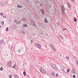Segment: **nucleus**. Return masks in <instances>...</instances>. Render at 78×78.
<instances>
[{
    "label": "nucleus",
    "mask_w": 78,
    "mask_h": 78,
    "mask_svg": "<svg viewBox=\"0 0 78 78\" xmlns=\"http://www.w3.org/2000/svg\"><path fill=\"white\" fill-rule=\"evenodd\" d=\"M40 70L42 73H46V71L41 68L40 69Z\"/></svg>",
    "instance_id": "obj_1"
},
{
    "label": "nucleus",
    "mask_w": 78,
    "mask_h": 78,
    "mask_svg": "<svg viewBox=\"0 0 78 78\" xmlns=\"http://www.w3.org/2000/svg\"><path fill=\"white\" fill-rule=\"evenodd\" d=\"M36 46H37V47H38L39 48H41V45H40L39 44H38V43H37L36 44Z\"/></svg>",
    "instance_id": "obj_2"
},
{
    "label": "nucleus",
    "mask_w": 78,
    "mask_h": 78,
    "mask_svg": "<svg viewBox=\"0 0 78 78\" xmlns=\"http://www.w3.org/2000/svg\"><path fill=\"white\" fill-rule=\"evenodd\" d=\"M72 72L73 73H76V71H75V69H73L72 70Z\"/></svg>",
    "instance_id": "obj_3"
},
{
    "label": "nucleus",
    "mask_w": 78,
    "mask_h": 78,
    "mask_svg": "<svg viewBox=\"0 0 78 78\" xmlns=\"http://www.w3.org/2000/svg\"><path fill=\"white\" fill-rule=\"evenodd\" d=\"M31 23H32V24L33 25H34V26H36V25H35V23H34V22L33 21L31 20Z\"/></svg>",
    "instance_id": "obj_4"
},
{
    "label": "nucleus",
    "mask_w": 78,
    "mask_h": 78,
    "mask_svg": "<svg viewBox=\"0 0 78 78\" xmlns=\"http://www.w3.org/2000/svg\"><path fill=\"white\" fill-rule=\"evenodd\" d=\"M7 65L8 66H9V67H11V62H9L8 63Z\"/></svg>",
    "instance_id": "obj_5"
},
{
    "label": "nucleus",
    "mask_w": 78,
    "mask_h": 78,
    "mask_svg": "<svg viewBox=\"0 0 78 78\" xmlns=\"http://www.w3.org/2000/svg\"><path fill=\"white\" fill-rule=\"evenodd\" d=\"M52 67L53 69H56V66L54 64H52Z\"/></svg>",
    "instance_id": "obj_6"
},
{
    "label": "nucleus",
    "mask_w": 78,
    "mask_h": 78,
    "mask_svg": "<svg viewBox=\"0 0 78 78\" xmlns=\"http://www.w3.org/2000/svg\"><path fill=\"white\" fill-rule=\"evenodd\" d=\"M11 50L13 51L14 50V46H12L11 47Z\"/></svg>",
    "instance_id": "obj_7"
},
{
    "label": "nucleus",
    "mask_w": 78,
    "mask_h": 78,
    "mask_svg": "<svg viewBox=\"0 0 78 78\" xmlns=\"http://www.w3.org/2000/svg\"><path fill=\"white\" fill-rule=\"evenodd\" d=\"M52 45V48L53 49V50H54V51H56V49L55 48H54V47H53V46Z\"/></svg>",
    "instance_id": "obj_8"
},
{
    "label": "nucleus",
    "mask_w": 78,
    "mask_h": 78,
    "mask_svg": "<svg viewBox=\"0 0 78 78\" xmlns=\"http://www.w3.org/2000/svg\"><path fill=\"white\" fill-rule=\"evenodd\" d=\"M62 10H64L65 9H64V6L63 5H62Z\"/></svg>",
    "instance_id": "obj_9"
},
{
    "label": "nucleus",
    "mask_w": 78,
    "mask_h": 78,
    "mask_svg": "<svg viewBox=\"0 0 78 78\" xmlns=\"http://www.w3.org/2000/svg\"><path fill=\"white\" fill-rule=\"evenodd\" d=\"M62 14H65V12H64V10H62Z\"/></svg>",
    "instance_id": "obj_10"
},
{
    "label": "nucleus",
    "mask_w": 78,
    "mask_h": 78,
    "mask_svg": "<svg viewBox=\"0 0 78 78\" xmlns=\"http://www.w3.org/2000/svg\"><path fill=\"white\" fill-rule=\"evenodd\" d=\"M44 22L46 23H47V22H48V21L47 20V19H45V20H44Z\"/></svg>",
    "instance_id": "obj_11"
},
{
    "label": "nucleus",
    "mask_w": 78,
    "mask_h": 78,
    "mask_svg": "<svg viewBox=\"0 0 78 78\" xmlns=\"http://www.w3.org/2000/svg\"><path fill=\"white\" fill-rule=\"evenodd\" d=\"M74 22H76V20H77L76 19V18H74Z\"/></svg>",
    "instance_id": "obj_12"
},
{
    "label": "nucleus",
    "mask_w": 78,
    "mask_h": 78,
    "mask_svg": "<svg viewBox=\"0 0 78 78\" xmlns=\"http://www.w3.org/2000/svg\"><path fill=\"white\" fill-rule=\"evenodd\" d=\"M17 7H18V8H22V6L18 5H17Z\"/></svg>",
    "instance_id": "obj_13"
},
{
    "label": "nucleus",
    "mask_w": 78,
    "mask_h": 78,
    "mask_svg": "<svg viewBox=\"0 0 78 78\" xmlns=\"http://www.w3.org/2000/svg\"><path fill=\"white\" fill-rule=\"evenodd\" d=\"M23 27H27V24H25L23 25Z\"/></svg>",
    "instance_id": "obj_14"
},
{
    "label": "nucleus",
    "mask_w": 78,
    "mask_h": 78,
    "mask_svg": "<svg viewBox=\"0 0 78 78\" xmlns=\"http://www.w3.org/2000/svg\"><path fill=\"white\" fill-rule=\"evenodd\" d=\"M67 4L68 5L69 8H70V4L68 2L67 3Z\"/></svg>",
    "instance_id": "obj_15"
},
{
    "label": "nucleus",
    "mask_w": 78,
    "mask_h": 78,
    "mask_svg": "<svg viewBox=\"0 0 78 78\" xmlns=\"http://www.w3.org/2000/svg\"><path fill=\"white\" fill-rule=\"evenodd\" d=\"M51 74L52 75H53L54 76H55V73L53 72H52V73H51Z\"/></svg>",
    "instance_id": "obj_16"
},
{
    "label": "nucleus",
    "mask_w": 78,
    "mask_h": 78,
    "mask_svg": "<svg viewBox=\"0 0 78 78\" xmlns=\"http://www.w3.org/2000/svg\"><path fill=\"white\" fill-rule=\"evenodd\" d=\"M3 44V41H0V44Z\"/></svg>",
    "instance_id": "obj_17"
},
{
    "label": "nucleus",
    "mask_w": 78,
    "mask_h": 78,
    "mask_svg": "<svg viewBox=\"0 0 78 78\" xmlns=\"http://www.w3.org/2000/svg\"><path fill=\"white\" fill-rule=\"evenodd\" d=\"M66 58L68 60H69V57L68 56H66Z\"/></svg>",
    "instance_id": "obj_18"
},
{
    "label": "nucleus",
    "mask_w": 78,
    "mask_h": 78,
    "mask_svg": "<svg viewBox=\"0 0 78 78\" xmlns=\"http://www.w3.org/2000/svg\"><path fill=\"white\" fill-rule=\"evenodd\" d=\"M70 69H67V71H66V72L68 73V72H69V71H70Z\"/></svg>",
    "instance_id": "obj_19"
},
{
    "label": "nucleus",
    "mask_w": 78,
    "mask_h": 78,
    "mask_svg": "<svg viewBox=\"0 0 78 78\" xmlns=\"http://www.w3.org/2000/svg\"><path fill=\"white\" fill-rule=\"evenodd\" d=\"M41 12L43 14H44V10H41Z\"/></svg>",
    "instance_id": "obj_20"
},
{
    "label": "nucleus",
    "mask_w": 78,
    "mask_h": 78,
    "mask_svg": "<svg viewBox=\"0 0 78 78\" xmlns=\"http://www.w3.org/2000/svg\"><path fill=\"white\" fill-rule=\"evenodd\" d=\"M1 24L2 25H4V22H2Z\"/></svg>",
    "instance_id": "obj_21"
},
{
    "label": "nucleus",
    "mask_w": 78,
    "mask_h": 78,
    "mask_svg": "<svg viewBox=\"0 0 78 78\" xmlns=\"http://www.w3.org/2000/svg\"><path fill=\"white\" fill-rule=\"evenodd\" d=\"M23 74L24 75V76L25 75H26V72H25V71H24Z\"/></svg>",
    "instance_id": "obj_22"
},
{
    "label": "nucleus",
    "mask_w": 78,
    "mask_h": 78,
    "mask_svg": "<svg viewBox=\"0 0 78 78\" xmlns=\"http://www.w3.org/2000/svg\"><path fill=\"white\" fill-rule=\"evenodd\" d=\"M15 78H19V77H18V76H17V75H16V76H15Z\"/></svg>",
    "instance_id": "obj_23"
},
{
    "label": "nucleus",
    "mask_w": 78,
    "mask_h": 78,
    "mask_svg": "<svg viewBox=\"0 0 78 78\" xmlns=\"http://www.w3.org/2000/svg\"><path fill=\"white\" fill-rule=\"evenodd\" d=\"M6 31H8V27H7L6 28Z\"/></svg>",
    "instance_id": "obj_24"
},
{
    "label": "nucleus",
    "mask_w": 78,
    "mask_h": 78,
    "mask_svg": "<svg viewBox=\"0 0 78 78\" xmlns=\"http://www.w3.org/2000/svg\"><path fill=\"white\" fill-rule=\"evenodd\" d=\"M3 69L2 67H1L0 68V69H1V71H2V70H3Z\"/></svg>",
    "instance_id": "obj_25"
},
{
    "label": "nucleus",
    "mask_w": 78,
    "mask_h": 78,
    "mask_svg": "<svg viewBox=\"0 0 78 78\" xmlns=\"http://www.w3.org/2000/svg\"><path fill=\"white\" fill-rule=\"evenodd\" d=\"M16 67V65H15L14 66H13V68H15Z\"/></svg>",
    "instance_id": "obj_26"
},
{
    "label": "nucleus",
    "mask_w": 78,
    "mask_h": 78,
    "mask_svg": "<svg viewBox=\"0 0 78 78\" xmlns=\"http://www.w3.org/2000/svg\"><path fill=\"white\" fill-rule=\"evenodd\" d=\"M0 15H1V16H3V13H1L0 14Z\"/></svg>",
    "instance_id": "obj_27"
},
{
    "label": "nucleus",
    "mask_w": 78,
    "mask_h": 78,
    "mask_svg": "<svg viewBox=\"0 0 78 78\" xmlns=\"http://www.w3.org/2000/svg\"><path fill=\"white\" fill-rule=\"evenodd\" d=\"M9 77L10 78H11V77H12V76L11 75H9Z\"/></svg>",
    "instance_id": "obj_28"
},
{
    "label": "nucleus",
    "mask_w": 78,
    "mask_h": 78,
    "mask_svg": "<svg viewBox=\"0 0 78 78\" xmlns=\"http://www.w3.org/2000/svg\"><path fill=\"white\" fill-rule=\"evenodd\" d=\"M76 76L75 75H73V78H75Z\"/></svg>",
    "instance_id": "obj_29"
},
{
    "label": "nucleus",
    "mask_w": 78,
    "mask_h": 78,
    "mask_svg": "<svg viewBox=\"0 0 78 78\" xmlns=\"http://www.w3.org/2000/svg\"><path fill=\"white\" fill-rule=\"evenodd\" d=\"M55 76L56 77L58 76V74H56Z\"/></svg>",
    "instance_id": "obj_30"
},
{
    "label": "nucleus",
    "mask_w": 78,
    "mask_h": 78,
    "mask_svg": "<svg viewBox=\"0 0 78 78\" xmlns=\"http://www.w3.org/2000/svg\"><path fill=\"white\" fill-rule=\"evenodd\" d=\"M22 34H25V32H22Z\"/></svg>",
    "instance_id": "obj_31"
},
{
    "label": "nucleus",
    "mask_w": 78,
    "mask_h": 78,
    "mask_svg": "<svg viewBox=\"0 0 78 78\" xmlns=\"http://www.w3.org/2000/svg\"><path fill=\"white\" fill-rule=\"evenodd\" d=\"M23 21H25L26 20L25 19H23Z\"/></svg>",
    "instance_id": "obj_32"
},
{
    "label": "nucleus",
    "mask_w": 78,
    "mask_h": 78,
    "mask_svg": "<svg viewBox=\"0 0 78 78\" xmlns=\"http://www.w3.org/2000/svg\"><path fill=\"white\" fill-rule=\"evenodd\" d=\"M72 2H75V0H72Z\"/></svg>",
    "instance_id": "obj_33"
},
{
    "label": "nucleus",
    "mask_w": 78,
    "mask_h": 78,
    "mask_svg": "<svg viewBox=\"0 0 78 78\" xmlns=\"http://www.w3.org/2000/svg\"><path fill=\"white\" fill-rule=\"evenodd\" d=\"M4 18H6V16H4Z\"/></svg>",
    "instance_id": "obj_34"
},
{
    "label": "nucleus",
    "mask_w": 78,
    "mask_h": 78,
    "mask_svg": "<svg viewBox=\"0 0 78 78\" xmlns=\"http://www.w3.org/2000/svg\"><path fill=\"white\" fill-rule=\"evenodd\" d=\"M63 30H66V29L65 28H64V29H63Z\"/></svg>",
    "instance_id": "obj_35"
},
{
    "label": "nucleus",
    "mask_w": 78,
    "mask_h": 78,
    "mask_svg": "<svg viewBox=\"0 0 78 78\" xmlns=\"http://www.w3.org/2000/svg\"><path fill=\"white\" fill-rule=\"evenodd\" d=\"M20 49L18 50V51L19 52H20Z\"/></svg>",
    "instance_id": "obj_36"
},
{
    "label": "nucleus",
    "mask_w": 78,
    "mask_h": 78,
    "mask_svg": "<svg viewBox=\"0 0 78 78\" xmlns=\"http://www.w3.org/2000/svg\"><path fill=\"white\" fill-rule=\"evenodd\" d=\"M14 21H15V22H17V21H16V20H14Z\"/></svg>",
    "instance_id": "obj_37"
},
{
    "label": "nucleus",
    "mask_w": 78,
    "mask_h": 78,
    "mask_svg": "<svg viewBox=\"0 0 78 78\" xmlns=\"http://www.w3.org/2000/svg\"><path fill=\"white\" fill-rule=\"evenodd\" d=\"M61 38H63L62 37H61Z\"/></svg>",
    "instance_id": "obj_38"
},
{
    "label": "nucleus",
    "mask_w": 78,
    "mask_h": 78,
    "mask_svg": "<svg viewBox=\"0 0 78 78\" xmlns=\"http://www.w3.org/2000/svg\"><path fill=\"white\" fill-rule=\"evenodd\" d=\"M2 27H1V26H0V28H1Z\"/></svg>",
    "instance_id": "obj_39"
},
{
    "label": "nucleus",
    "mask_w": 78,
    "mask_h": 78,
    "mask_svg": "<svg viewBox=\"0 0 78 78\" xmlns=\"http://www.w3.org/2000/svg\"><path fill=\"white\" fill-rule=\"evenodd\" d=\"M37 2H36V3H37Z\"/></svg>",
    "instance_id": "obj_40"
},
{
    "label": "nucleus",
    "mask_w": 78,
    "mask_h": 78,
    "mask_svg": "<svg viewBox=\"0 0 78 78\" xmlns=\"http://www.w3.org/2000/svg\"><path fill=\"white\" fill-rule=\"evenodd\" d=\"M60 56H61V55H60Z\"/></svg>",
    "instance_id": "obj_41"
},
{
    "label": "nucleus",
    "mask_w": 78,
    "mask_h": 78,
    "mask_svg": "<svg viewBox=\"0 0 78 78\" xmlns=\"http://www.w3.org/2000/svg\"><path fill=\"white\" fill-rule=\"evenodd\" d=\"M20 22H19V23H20Z\"/></svg>",
    "instance_id": "obj_42"
}]
</instances>
